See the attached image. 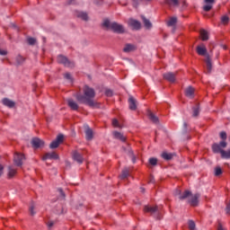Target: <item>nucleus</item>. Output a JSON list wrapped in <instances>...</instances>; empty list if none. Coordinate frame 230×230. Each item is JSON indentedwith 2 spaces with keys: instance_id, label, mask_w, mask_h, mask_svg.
<instances>
[{
  "instance_id": "obj_6",
  "label": "nucleus",
  "mask_w": 230,
  "mask_h": 230,
  "mask_svg": "<svg viewBox=\"0 0 230 230\" xmlns=\"http://www.w3.org/2000/svg\"><path fill=\"white\" fill-rule=\"evenodd\" d=\"M121 149L124 154H127L128 157H131L132 163H136V155H134V152L132 151V148L128 143H126L124 146H122Z\"/></svg>"
},
{
  "instance_id": "obj_20",
  "label": "nucleus",
  "mask_w": 230,
  "mask_h": 230,
  "mask_svg": "<svg viewBox=\"0 0 230 230\" xmlns=\"http://www.w3.org/2000/svg\"><path fill=\"white\" fill-rule=\"evenodd\" d=\"M66 102H67L68 107H70L72 111H78L79 106H78V103H76V102H75L73 99H67Z\"/></svg>"
},
{
  "instance_id": "obj_27",
  "label": "nucleus",
  "mask_w": 230,
  "mask_h": 230,
  "mask_svg": "<svg viewBox=\"0 0 230 230\" xmlns=\"http://www.w3.org/2000/svg\"><path fill=\"white\" fill-rule=\"evenodd\" d=\"M148 118L153 123H159V118H157L152 111L148 112Z\"/></svg>"
},
{
  "instance_id": "obj_19",
  "label": "nucleus",
  "mask_w": 230,
  "mask_h": 230,
  "mask_svg": "<svg viewBox=\"0 0 230 230\" xmlns=\"http://www.w3.org/2000/svg\"><path fill=\"white\" fill-rule=\"evenodd\" d=\"M128 103H129L130 111H136V109H137V101H136L134 97L132 96L129 97Z\"/></svg>"
},
{
  "instance_id": "obj_47",
  "label": "nucleus",
  "mask_w": 230,
  "mask_h": 230,
  "mask_svg": "<svg viewBox=\"0 0 230 230\" xmlns=\"http://www.w3.org/2000/svg\"><path fill=\"white\" fill-rule=\"evenodd\" d=\"M4 171V166H3V164H0V177L1 175H3Z\"/></svg>"
},
{
  "instance_id": "obj_28",
  "label": "nucleus",
  "mask_w": 230,
  "mask_h": 230,
  "mask_svg": "<svg viewBox=\"0 0 230 230\" xmlns=\"http://www.w3.org/2000/svg\"><path fill=\"white\" fill-rule=\"evenodd\" d=\"M77 17L79 19H82L83 21H89V16L87 15V13L79 12L77 13Z\"/></svg>"
},
{
  "instance_id": "obj_36",
  "label": "nucleus",
  "mask_w": 230,
  "mask_h": 230,
  "mask_svg": "<svg viewBox=\"0 0 230 230\" xmlns=\"http://www.w3.org/2000/svg\"><path fill=\"white\" fill-rule=\"evenodd\" d=\"M58 191L59 193V198L61 199V200H64L66 199V193L64 192V190L62 189H58Z\"/></svg>"
},
{
  "instance_id": "obj_25",
  "label": "nucleus",
  "mask_w": 230,
  "mask_h": 230,
  "mask_svg": "<svg viewBox=\"0 0 230 230\" xmlns=\"http://www.w3.org/2000/svg\"><path fill=\"white\" fill-rule=\"evenodd\" d=\"M199 33L201 40H209V34L207 32L206 30L202 29Z\"/></svg>"
},
{
  "instance_id": "obj_26",
  "label": "nucleus",
  "mask_w": 230,
  "mask_h": 230,
  "mask_svg": "<svg viewBox=\"0 0 230 230\" xmlns=\"http://www.w3.org/2000/svg\"><path fill=\"white\" fill-rule=\"evenodd\" d=\"M162 157L163 159H164L165 161H172V159H173V154L172 153H167V152H164L162 154Z\"/></svg>"
},
{
  "instance_id": "obj_22",
  "label": "nucleus",
  "mask_w": 230,
  "mask_h": 230,
  "mask_svg": "<svg viewBox=\"0 0 230 230\" xmlns=\"http://www.w3.org/2000/svg\"><path fill=\"white\" fill-rule=\"evenodd\" d=\"M144 211L146 213H151V215H154L155 213H159V208L157 207H148V206H146L144 208Z\"/></svg>"
},
{
  "instance_id": "obj_8",
  "label": "nucleus",
  "mask_w": 230,
  "mask_h": 230,
  "mask_svg": "<svg viewBox=\"0 0 230 230\" xmlns=\"http://www.w3.org/2000/svg\"><path fill=\"white\" fill-rule=\"evenodd\" d=\"M64 142V135L60 134L58 135L54 141L49 145V148H58L60 146V143Z\"/></svg>"
},
{
  "instance_id": "obj_24",
  "label": "nucleus",
  "mask_w": 230,
  "mask_h": 230,
  "mask_svg": "<svg viewBox=\"0 0 230 230\" xmlns=\"http://www.w3.org/2000/svg\"><path fill=\"white\" fill-rule=\"evenodd\" d=\"M195 94V88L189 86L185 89V95L187 98H193Z\"/></svg>"
},
{
  "instance_id": "obj_50",
  "label": "nucleus",
  "mask_w": 230,
  "mask_h": 230,
  "mask_svg": "<svg viewBox=\"0 0 230 230\" xmlns=\"http://www.w3.org/2000/svg\"><path fill=\"white\" fill-rule=\"evenodd\" d=\"M149 182H151V183L155 182V179L154 178V176H150Z\"/></svg>"
},
{
  "instance_id": "obj_39",
  "label": "nucleus",
  "mask_w": 230,
  "mask_h": 230,
  "mask_svg": "<svg viewBox=\"0 0 230 230\" xmlns=\"http://www.w3.org/2000/svg\"><path fill=\"white\" fill-rule=\"evenodd\" d=\"M149 164H151L152 166H155L157 164V159L156 158H150Z\"/></svg>"
},
{
  "instance_id": "obj_34",
  "label": "nucleus",
  "mask_w": 230,
  "mask_h": 230,
  "mask_svg": "<svg viewBox=\"0 0 230 230\" xmlns=\"http://www.w3.org/2000/svg\"><path fill=\"white\" fill-rule=\"evenodd\" d=\"M27 42L30 46H35L37 40L35 38H28Z\"/></svg>"
},
{
  "instance_id": "obj_44",
  "label": "nucleus",
  "mask_w": 230,
  "mask_h": 230,
  "mask_svg": "<svg viewBox=\"0 0 230 230\" xmlns=\"http://www.w3.org/2000/svg\"><path fill=\"white\" fill-rule=\"evenodd\" d=\"M174 195L175 197H179L180 199H181V197H182V194L181 193V190H176L174 191Z\"/></svg>"
},
{
  "instance_id": "obj_41",
  "label": "nucleus",
  "mask_w": 230,
  "mask_h": 230,
  "mask_svg": "<svg viewBox=\"0 0 230 230\" xmlns=\"http://www.w3.org/2000/svg\"><path fill=\"white\" fill-rule=\"evenodd\" d=\"M112 125H113V127H117L118 128H119L121 127V126H119V122L116 119H113Z\"/></svg>"
},
{
  "instance_id": "obj_29",
  "label": "nucleus",
  "mask_w": 230,
  "mask_h": 230,
  "mask_svg": "<svg viewBox=\"0 0 230 230\" xmlns=\"http://www.w3.org/2000/svg\"><path fill=\"white\" fill-rule=\"evenodd\" d=\"M177 24V17L176 16H172L169 19V21L167 22V26L171 27V26H175Z\"/></svg>"
},
{
  "instance_id": "obj_46",
  "label": "nucleus",
  "mask_w": 230,
  "mask_h": 230,
  "mask_svg": "<svg viewBox=\"0 0 230 230\" xmlns=\"http://www.w3.org/2000/svg\"><path fill=\"white\" fill-rule=\"evenodd\" d=\"M0 55H1L2 57H4V56L8 55V51L3 50V49H0Z\"/></svg>"
},
{
  "instance_id": "obj_1",
  "label": "nucleus",
  "mask_w": 230,
  "mask_h": 230,
  "mask_svg": "<svg viewBox=\"0 0 230 230\" xmlns=\"http://www.w3.org/2000/svg\"><path fill=\"white\" fill-rule=\"evenodd\" d=\"M96 96V92L92 87L85 85L83 88V93H77L75 98L79 103H84V105H88L92 109H100V103L94 101Z\"/></svg>"
},
{
  "instance_id": "obj_14",
  "label": "nucleus",
  "mask_w": 230,
  "mask_h": 230,
  "mask_svg": "<svg viewBox=\"0 0 230 230\" xmlns=\"http://www.w3.org/2000/svg\"><path fill=\"white\" fill-rule=\"evenodd\" d=\"M113 137L115 139H119V141H121L122 143H125V141H127V137H125V135L119 131H113Z\"/></svg>"
},
{
  "instance_id": "obj_7",
  "label": "nucleus",
  "mask_w": 230,
  "mask_h": 230,
  "mask_svg": "<svg viewBox=\"0 0 230 230\" xmlns=\"http://www.w3.org/2000/svg\"><path fill=\"white\" fill-rule=\"evenodd\" d=\"M58 64H63L66 67H75V62L69 61L67 58L60 55L58 57Z\"/></svg>"
},
{
  "instance_id": "obj_48",
  "label": "nucleus",
  "mask_w": 230,
  "mask_h": 230,
  "mask_svg": "<svg viewBox=\"0 0 230 230\" xmlns=\"http://www.w3.org/2000/svg\"><path fill=\"white\" fill-rule=\"evenodd\" d=\"M226 215H229V213H230V202L226 205Z\"/></svg>"
},
{
  "instance_id": "obj_13",
  "label": "nucleus",
  "mask_w": 230,
  "mask_h": 230,
  "mask_svg": "<svg viewBox=\"0 0 230 230\" xmlns=\"http://www.w3.org/2000/svg\"><path fill=\"white\" fill-rule=\"evenodd\" d=\"M72 157L74 161H76L79 164H82L84 163V156H82V154H80L78 151H73Z\"/></svg>"
},
{
  "instance_id": "obj_21",
  "label": "nucleus",
  "mask_w": 230,
  "mask_h": 230,
  "mask_svg": "<svg viewBox=\"0 0 230 230\" xmlns=\"http://www.w3.org/2000/svg\"><path fill=\"white\" fill-rule=\"evenodd\" d=\"M48 159H58V155H57V153H55V152L47 153L42 157V161H48Z\"/></svg>"
},
{
  "instance_id": "obj_38",
  "label": "nucleus",
  "mask_w": 230,
  "mask_h": 230,
  "mask_svg": "<svg viewBox=\"0 0 230 230\" xmlns=\"http://www.w3.org/2000/svg\"><path fill=\"white\" fill-rule=\"evenodd\" d=\"M215 175L218 177V175H222V169L220 167H217L215 170Z\"/></svg>"
},
{
  "instance_id": "obj_42",
  "label": "nucleus",
  "mask_w": 230,
  "mask_h": 230,
  "mask_svg": "<svg viewBox=\"0 0 230 230\" xmlns=\"http://www.w3.org/2000/svg\"><path fill=\"white\" fill-rule=\"evenodd\" d=\"M34 209H35V205H31V207H30V214L31 215V217H33L34 215H35V211H34Z\"/></svg>"
},
{
  "instance_id": "obj_11",
  "label": "nucleus",
  "mask_w": 230,
  "mask_h": 230,
  "mask_svg": "<svg viewBox=\"0 0 230 230\" xmlns=\"http://www.w3.org/2000/svg\"><path fill=\"white\" fill-rule=\"evenodd\" d=\"M164 79L167 80V82H170L171 84H173L176 80V74L172 72H167L163 75Z\"/></svg>"
},
{
  "instance_id": "obj_49",
  "label": "nucleus",
  "mask_w": 230,
  "mask_h": 230,
  "mask_svg": "<svg viewBox=\"0 0 230 230\" xmlns=\"http://www.w3.org/2000/svg\"><path fill=\"white\" fill-rule=\"evenodd\" d=\"M53 226H55V222L49 221V222L48 223V227H53Z\"/></svg>"
},
{
  "instance_id": "obj_51",
  "label": "nucleus",
  "mask_w": 230,
  "mask_h": 230,
  "mask_svg": "<svg viewBox=\"0 0 230 230\" xmlns=\"http://www.w3.org/2000/svg\"><path fill=\"white\" fill-rule=\"evenodd\" d=\"M140 190H141L142 193H145V188H143V187L140 188Z\"/></svg>"
},
{
  "instance_id": "obj_40",
  "label": "nucleus",
  "mask_w": 230,
  "mask_h": 230,
  "mask_svg": "<svg viewBox=\"0 0 230 230\" xmlns=\"http://www.w3.org/2000/svg\"><path fill=\"white\" fill-rule=\"evenodd\" d=\"M189 229L195 230V222H193L192 220L189 221Z\"/></svg>"
},
{
  "instance_id": "obj_30",
  "label": "nucleus",
  "mask_w": 230,
  "mask_h": 230,
  "mask_svg": "<svg viewBox=\"0 0 230 230\" xmlns=\"http://www.w3.org/2000/svg\"><path fill=\"white\" fill-rule=\"evenodd\" d=\"M192 111H193V113H192L193 118H197V116L200 114V106L197 104L195 107H193Z\"/></svg>"
},
{
  "instance_id": "obj_3",
  "label": "nucleus",
  "mask_w": 230,
  "mask_h": 230,
  "mask_svg": "<svg viewBox=\"0 0 230 230\" xmlns=\"http://www.w3.org/2000/svg\"><path fill=\"white\" fill-rule=\"evenodd\" d=\"M196 51L198 55H200L201 57H205V62H206V73L207 75H211V71L213 69V64L211 63V56H209V53H208V49L204 45L198 46L196 49Z\"/></svg>"
},
{
  "instance_id": "obj_37",
  "label": "nucleus",
  "mask_w": 230,
  "mask_h": 230,
  "mask_svg": "<svg viewBox=\"0 0 230 230\" xmlns=\"http://www.w3.org/2000/svg\"><path fill=\"white\" fill-rule=\"evenodd\" d=\"M222 24H227L229 22V16L225 15L221 18Z\"/></svg>"
},
{
  "instance_id": "obj_9",
  "label": "nucleus",
  "mask_w": 230,
  "mask_h": 230,
  "mask_svg": "<svg viewBox=\"0 0 230 230\" xmlns=\"http://www.w3.org/2000/svg\"><path fill=\"white\" fill-rule=\"evenodd\" d=\"M22 161H24V155L19 153L14 154L13 163L16 166H22Z\"/></svg>"
},
{
  "instance_id": "obj_5",
  "label": "nucleus",
  "mask_w": 230,
  "mask_h": 230,
  "mask_svg": "<svg viewBox=\"0 0 230 230\" xmlns=\"http://www.w3.org/2000/svg\"><path fill=\"white\" fill-rule=\"evenodd\" d=\"M102 26L107 30H111L114 33H125V27L116 22H111L109 20H104Z\"/></svg>"
},
{
  "instance_id": "obj_17",
  "label": "nucleus",
  "mask_w": 230,
  "mask_h": 230,
  "mask_svg": "<svg viewBox=\"0 0 230 230\" xmlns=\"http://www.w3.org/2000/svg\"><path fill=\"white\" fill-rule=\"evenodd\" d=\"M2 103L5 107H9V109H13L15 107V102L8 98L3 99Z\"/></svg>"
},
{
  "instance_id": "obj_15",
  "label": "nucleus",
  "mask_w": 230,
  "mask_h": 230,
  "mask_svg": "<svg viewBox=\"0 0 230 230\" xmlns=\"http://www.w3.org/2000/svg\"><path fill=\"white\" fill-rule=\"evenodd\" d=\"M129 26L133 28V30H140L141 29V22H139L137 20L131 19L128 22Z\"/></svg>"
},
{
  "instance_id": "obj_12",
  "label": "nucleus",
  "mask_w": 230,
  "mask_h": 230,
  "mask_svg": "<svg viewBox=\"0 0 230 230\" xmlns=\"http://www.w3.org/2000/svg\"><path fill=\"white\" fill-rule=\"evenodd\" d=\"M31 145L33 148H42V146H44V142L42 139L35 137L32 138Z\"/></svg>"
},
{
  "instance_id": "obj_18",
  "label": "nucleus",
  "mask_w": 230,
  "mask_h": 230,
  "mask_svg": "<svg viewBox=\"0 0 230 230\" xmlns=\"http://www.w3.org/2000/svg\"><path fill=\"white\" fill-rule=\"evenodd\" d=\"M206 5L203 6L204 12H209L215 4V0H205Z\"/></svg>"
},
{
  "instance_id": "obj_2",
  "label": "nucleus",
  "mask_w": 230,
  "mask_h": 230,
  "mask_svg": "<svg viewBox=\"0 0 230 230\" xmlns=\"http://www.w3.org/2000/svg\"><path fill=\"white\" fill-rule=\"evenodd\" d=\"M219 136L223 141L219 142V144H213L212 151L214 154H221V157H223V159H230V148L227 151L222 149L227 146V142H226V139H227V133H226V131H222Z\"/></svg>"
},
{
  "instance_id": "obj_32",
  "label": "nucleus",
  "mask_w": 230,
  "mask_h": 230,
  "mask_svg": "<svg viewBox=\"0 0 230 230\" xmlns=\"http://www.w3.org/2000/svg\"><path fill=\"white\" fill-rule=\"evenodd\" d=\"M16 66H21L22 64H24V58H22V56H17L16 58Z\"/></svg>"
},
{
  "instance_id": "obj_23",
  "label": "nucleus",
  "mask_w": 230,
  "mask_h": 230,
  "mask_svg": "<svg viewBox=\"0 0 230 230\" xmlns=\"http://www.w3.org/2000/svg\"><path fill=\"white\" fill-rule=\"evenodd\" d=\"M7 170L8 179H13V177H15V174L17 173V169L13 168V166H8Z\"/></svg>"
},
{
  "instance_id": "obj_52",
  "label": "nucleus",
  "mask_w": 230,
  "mask_h": 230,
  "mask_svg": "<svg viewBox=\"0 0 230 230\" xmlns=\"http://www.w3.org/2000/svg\"><path fill=\"white\" fill-rule=\"evenodd\" d=\"M183 127H184V128H186V127H188V124H186V122H184Z\"/></svg>"
},
{
  "instance_id": "obj_4",
  "label": "nucleus",
  "mask_w": 230,
  "mask_h": 230,
  "mask_svg": "<svg viewBox=\"0 0 230 230\" xmlns=\"http://www.w3.org/2000/svg\"><path fill=\"white\" fill-rule=\"evenodd\" d=\"M186 199H188V202L190 206H198L200 194H192L190 190H184L182 195L180 196V200H186Z\"/></svg>"
},
{
  "instance_id": "obj_33",
  "label": "nucleus",
  "mask_w": 230,
  "mask_h": 230,
  "mask_svg": "<svg viewBox=\"0 0 230 230\" xmlns=\"http://www.w3.org/2000/svg\"><path fill=\"white\" fill-rule=\"evenodd\" d=\"M128 174H129V171H128V169H124L123 171H122V173L120 174V176H119V178L120 179H127V177L128 176Z\"/></svg>"
},
{
  "instance_id": "obj_31",
  "label": "nucleus",
  "mask_w": 230,
  "mask_h": 230,
  "mask_svg": "<svg viewBox=\"0 0 230 230\" xmlns=\"http://www.w3.org/2000/svg\"><path fill=\"white\" fill-rule=\"evenodd\" d=\"M142 20L145 24V27L147 30H150V28H152V22H150V20L146 19L145 16H142Z\"/></svg>"
},
{
  "instance_id": "obj_45",
  "label": "nucleus",
  "mask_w": 230,
  "mask_h": 230,
  "mask_svg": "<svg viewBox=\"0 0 230 230\" xmlns=\"http://www.w3.org/2000/svg\"><path fill=\"white\" fill-rule=\"evenodd\" d=\"M105 94H106L108 97L112 96V90L107 89V90L105 91Z\"/></svg>"
},
{
  "instance_id": "obj_43",
  "label": "nucleus",
  "mask_w": 230,
  "mask_h": 230,
  "mask_svg": "<svg viewBox=\"0 0 230 230\" xmlns=\"http://www.w3.org/2000/svg\"><path fill=\"white\" fill-rule=\"evenodd\" d=\"M64 77H65L66 80H69V82H73V78L71 77V74L66 73V74L64 75Z\"/></svg>"
},
{
  "instance_id": "obj_35",
  "label": "nucleus",
  "mask_w": 230,
  "mask_h": 230,
  "mask_svg": "<svg viewBox=\"0 0 230 230\" xmlns=\"http://www.w3.org/2000/svg\"><path fill=\"white\" fill-rule=\"evenodd\" d=\"M167 4H173V6L179 5V0H165Z\"/></svg>"
},
{
  "instance_id": "obj_10",
  "label": "nucleus",
  "mask_w": 230,
  "mask_h": 230,
  "mask_svg": "<svg viewBox=\"0 0 230 230\" xmlns=\"http://www.w3.org/2000/svg\"><path fill=\"white\" fill-rule=\"evenodd\" d=\"M84 134L87 141H91L93 137H94V133L93 132V129L87 124L84 125Z\"/></svg>"
},
{
  "instance_id": "obj_16",
  "label": "nucleus",
  "mask_w": 230,
  "mask_h": 230,
  "mask_svg": "<svg viewBox=\"0 0 230 230\" xmlns=\"http://www.w3.org/2000/svg\"><path fill=\"white\" fill-rule=\"evenodd\" d=\"M137 49V47L134 44L128 43L125 45L123 51L124 53H131V51H136Z\"/></svg>"
}]
</instances>
